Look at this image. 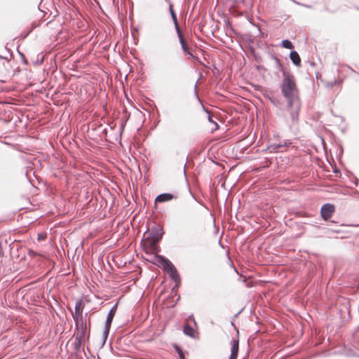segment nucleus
Segmentation results:
<instances>
[{
    "label": "nucleus",
    "mask_w": 359,
    "mask_h": 359,
    "mask_svg": "<svg viewBox=\"0 0 359 359\" xmlns=\"http://www.w3.org/2000/svg\"><path fill=\"white\" fill-rule=\"evenodd\" d=\"M283 77L280 88L286 100V107L290 114L291 120L294 123H296L299 121V115L302 107L299 91L294 76L292 74H284Z\"/></svg>",
    "instance_id": "nucleus-1"
},
{
    "label": "nucleus",
    "mask_w": 359,
    "mask_h": 359,
    "mask_svg": "<svg viewBox=\"0 0 359 359\" xmlns=\"http://www.w3.org/2000/svg\"><path fill=\"white\" fill-rule=\"evenodd\" d=\"M90 319L80 320V321L75 322V338L88 341L90 337Z\"/></svg>",
    "instance_id": "nucleus-2"
},
{
    "label": "nucleus",
    "mask_w": 359,
    "mask_h": 359,
    "mask_svg": "<svg viewBox=\"0 0 359 359\" xmlns=\"http://www.w3.org/2000/svg\"><path fill=\"white\" fill-rule=\"evenodd\" d=\"M117 306H118V304L116 303L115 304L113 305V306L111 308V309L109 310V311L107 313L106 320H105V324H104V328L103 333H102V339H103L102 344H104L105 343V341L109 336L111 323H112L113 319L115 316V314L116 313Z\"/></svg>",
    "instance_id": "nucleus-3"
},
{
    "label": "nucleus",
    "mask_w": 359,
    "mask_h": 359,
    "mask_svg": "<svg viewBox=\"0 0 359 359\" xmlns=\"http://www.w3.org/2000/svg\"><path fill=\"white\" fill-rule=\"evenodd\" d=\"M164 231L163 227L158 225H154L148 233V236L145 239L149 241L151 245H154L161 240Z\"/></svg>",
    "instance_id": "nucleus-4"
},
{
    "label": "nucleus",
    "mask_w": 359,
    "mask_h": 359,
    "mask_svg": "<svg viewBox=\"0 0 359 359\" xmlns=\"http://www.w3.org/2000/svg\"><path fill=\"white\" fill-rule=\"evenodd\" d=\"M153 262L154 264H161L162 269L165 272L170 270V269H172L175 267V266L172 264V263L166 257H165L163 255H155L154 256V261Z\"/></svg>",
    "instance_id": "nucleus-5"
},
{
    "label": "nucleus",
    "mask_w": 359,
    "mask_h": 359,
    "mask_svg": "<svg viewBox=\"0 0 359 359\" xmlns=\"http://www.w3.org/2000/svg\"><path fill=\"white\" fill-rule=\"evenodd\" d=\"M74 310V313H72L74 322L80 321V320H87L88 313H86L84 316L83 315V305L81 300L76 302Z\"/></svg>",
    "instance_id": "nucleus-6"
},
{
    "label": "nucleus",
    "mask_w": 359,
    "mask_h": 359,
    "mask_svg": "<svg viewBox=\"0 0 359 359\" xmlns=\"http://www.w3.org/2000/svg\"><path fill=\"white\" fill-rule=\"evenodd\" d=\"M335 208L333 204L331 203H325L322 205L320 208V216L322 219L325 221L328 220L333 212H334Z\"/></svg>",
    "instance_id": "nucleus-7"
},
{
    "label": "nucleus",
    "mask_w": 359,
    "mask_h": 359,
    "mask_svg": "<svg viewBox=\"0 0 359 359\" xmlns=\"http://www.w3.org/2000/svg\"><path fill=\"white\" fill-rule=\"evenodd\" d=\"M85 341L75 338V341L74 342V351L72 353L76 359H83L82 353L84 351L83 348H82L81 345L82 343Z\"/></svg>",
    "instance_id": "nucleus-8"
},
{
    "label": "nucleus",
    "mask_w": 359,
    "mask_h": 359,
    "mask_svg": "<svg viewBox=\"0 0 359 359\" xmlns=\"http://www.w3.org/2000/svg\"><path fill=\"white\" fill-rule=\"evenodd\" d=\"M177 195H174L170 193H163L156 196L155 201L158 202V203H165V202L170 201L172 199H177Z\"/></svg>",
    "instance_id": "nucleus-9"
},
{
    "label": "nucleus",
    "mask_w": 359,
    "mask_h": 359,
    "mask_svg": "<svg viewBox=\"0 0 359 359\" xmlns=\"http://www.w3.org/2000/svg\"><path fill=\"white\" fill-rule=\"evenodd\" d=\"M270 58L274 61V63H275V68L281 72H282V75L283 76H284V74H290L289 72H286L284 67H283V65H282L281 63V61L279 58L277 57V56L274 54H271L270 55Z\"/></svg>",
    "instance_id": "nucleus-10"
},
{
    "label": "nucleus",
    "mask_w": 359,
    "mask_h": 359,
    "mask_svg": "<svg viewBox=\"0 0 359 359\" xmlns=\"http://www.w3.org/2000/svg\"><path fill=\"white\" fill-rule=\"evenodd\" d=\"M178 36V38H179V41H180V43L181 45V48L182 49V50L184 51V53L186 54V55H190L191 57H193V54L190 52V50H189V48L187 45V43L184 37V35L182 33L180 34H177Z\"/></svg>",
    "instance_id": "nucleus-11"
},
{
    "label": "nucleus",
    "mask_w": 359,
    "mask_h": 359,
    "mask_svg": "<svg viewBox=\"0 0 359 359\" xmlns=\"http://www.w3.org/2000/svg\"><path fill=\"white\" fill-rule=\"evenodd\" d=\"M290 58L293 65L297 67L301 66V58L299 53L296 50H292L290 53Z\"/></svg>",
    "instance_id": "nucleus-12"
},
{
    "label": "nucleus",
    "mask_w": 359,
    "mask_h": 359,
    "mask_svg": "<svg viewBox=\"0 0 359 359\" xmlns=\"http://www.w3.org/2000/svg\"><path fill=\"white\" fill-rule=\"evenodd\" d=\"M238 350H239V340H238V339H233L231 341L230 356H233V357L237 358Z\"/></svg>",
    "instance_id": "nucleus-13"
},
{
    "label": "nucleus",
    "mask_w": 359,
    "mask_h": 359,
    "mask_svg": "<svg viewBox=\"0 0 359 359\" xmlns=\"http://www.w3.org/2000/svg\"><path fill=\"white\" fill-rule=\"evenodd\" d=\"M167 273L169 274L170 278L174 280L175 282H177V285L178 283H180L181 279L180 276L176 269L175 267H173L172 269H170Z\"/></svg>",
    "instance_id": "nucleus-14"
},
{
    "label": "nucleus",
    "mask_w": 359,
    "mask_h": 359,
    "mask_svg": "<svg viewBox=\"0 0 359 359\" xmlns=\"http://www.w3.org/2000/svg\"><path fill=\"white\" fill-rule=\"evenodd\" d=\"M267 97L270 100L271 104L273 105H274L275 107H279L281 105V101L278 97L271 95H267Z\"/></svg>",
    "instance_id": "nucleus-15"
},
{
    "label": "nucleus",
    "mask_w": 359,
    "mask_h": 359,
    "mask_svg": "<svg viewBox=\"0 0 359 359\" xmlns=\"http://www.w3.org/2000/svg\"><path fill=\"white\" fill-rule=\"evenodd\" d=\"M282 148V143H273L269 145L267 148V149L269 151L270 153H276L279 151V150Z\"/></svg>",
    "instance_id": "nucleus-16"
},
{
    "label": "nucleus",
    "mask_w": 359,
    "mask_h": 359,
    "mask_svg": "<svg viewBox=\"0 0 359 359\" xmlns=\"http://www.w3.org/2000/svg\"><path fill=\"white\" fill-rule=\"evenodd\" d=\"M183 332L184 334L189 336V337H193L194 336V329L192 327L188 324L185 325L183 327Z\"/></svg>",
    "instance_id": "nucleus-17"
},
{
    "label": "nucleus",
    "mask_w": 359,
    "mask_h": 359,
    "mask_svg": "<svg viewBox=\"0 0 359 359\" xmlns=\"http://www.w3.org/2000/svg\"><path fill=\"white\" fill-rule=\"evenodd\" d=\"M282 47L287 48V49H292L294 48V46L292 43L289 39H284L281 42Z\"/></svg>",
    "instance_id": "nucleus-18"
},
{
    "label": "nucleus",
    "mask_w": 359,
    "mask_h": 359,
    "mask_svg": "<svg viewBox=\"0 0 359 359\" xmlns=\"http://www.w3.org/2000/svg\"><path fill=\"white\" fill-rule=\"evenodd\" d=\"M203 109H204V111L208 114V121L210 123H212V124H214V125H215V130L218 129V128H219V125H218V123H217L216 121H215L212 118L210 111H209L208 109H205L204 107H203Z\"/></svg>",
    "instance_id": "nucleus-19"
},
{
    "label": "nucleus",
    "mask_w": 359,
    "mask_h": 359,
    "mask_svg": "<svg viewBox=\"0 0 359 359\" xmlns=\"http://www.w3.org/2000/svg\"><path fill=\"white\" fill-rule=\"evenodd\" d=\"M172 20L174 23L175 29L177 32V34H180L182 33V32L180 27L179 23H178L177 17H175V18H172Z\"/></svg>",
    "instance_id": "nucleus-20"
},
{
    "label": "nucleus",
    "mask_w": 359,
    "mask_h": 359,
    "mask_svg": "<svg viewBox=\"0 0 359 359\" xmlns=\"http://www.w3.org/2000/svg\"><path fill=\"white\" fill-rule=\"evenodd\" d=\"M169 12H170V14L171 15V18H175V17H177V15L175 12V11L173 10L172 8V4H169Z\"/></svg>",
    "instance_id": "nucleus-21"
},
{
    "label": "nucleus",
    "mask_w": 359,
    "mask_h": 359,
    "mask_svg": "<svg viewBox=\"0 0 359 359\" xmlns=\"http://www.w3.org/2000/svg\"><path fill=\"white\" fill-rule=\"evenodd\" d=\"M174 348L175 351L178 353L179 356L184 354L183 351H182L181 348L179 346L175 345Z\"/></svg>",
    "instance_id": "nucleus-22"
},
{
    "label": "nucleus",
    "mask_w": 359,
    "mask_h": 359,
    "mask_svg": "<svg viewBox=\"0 0 359 359\" xmlns=\"http://www.w3.org/2000/svg\"><path fill=\"white\" fill-rule=\"evenodd\" d=\"M196 88H197V82L194 85V94H195L196 97L198 100V101L201 102L199 97L198 95V93H197Z\"/></svg>",
    "instance_id": "nucleus-23"
},
{
    "label": "nucleus",
    "mask_w": 359,
    "mask_h": 359,
    "mask_svg": "<svg viewBox=\"0 0 359 359\" xmlns=\"http://www.w3.org/2000/svg\"><path fill=\"white\" fill-rule=\"evenodd\" d=\"M294 2L295 4H298V5H300V6H304V7L308 8H311V6H310V5H307V4H300V3L297 2V1H294Z\"/></svg>",
    "instance_id": "nucleus-24"
},
{
    "label": "nucleus",
    "mask_w": 359,
    "mask_h": 359,
    "mask_svg": "<svg viewBox=\"0 0 359 359\" xmlns=\"http://www.w3.org/2000/svg\"><path fill=\"white\" fill-rule=\"evenodd\" d=\"M289 144H291V142H288V140H284L283 143H282V147H287Z\"/></svg>",
    "instance_id": "nucleus-25"
},
{
    "label": "nucleus",
    "mask_w": 359,
    "mask_h": 359,
    "mask_svg": "<svg viewBox=\"0 0 359 359\" xmlns=\"http://www.w3.org/2000/svg\"><path fill=\"white\" fill-rule=\"evenodd\" d=\"M180 283H178V284L177 285V282H175V286L172 287V291L173 292V291H175V290H177L178 289V287H180Z\"/></svg>",
    "instance_id": "nucleus-26"
},
{
    "label": "nucleus",
    "mask_w": 359,
    "mask_h": 359,
    "mask_svg": "<svg viewBox=\"0 0 359 359\" xmlns=\"http://www.w3.org/2000/svg\"><path fill=\"white\" fill-rule=\"evenodd\" d=\"M124 127H125V123H122L121 124V126H120V133H121L123 131V130H124Z\"/></svg>",
    "instance_id": "nucleus-27"
},
{
    "label": "nucleus",
    "mask_w": 359,
    "mask_h": 359,
    "mask_svg": "<svg viewBox=\"0 0 359 359\" xmlns=\"http://www.w3.org/2000/svg\"><path fill=\"white\" fill-rule=\"evenodd\" d=\"M20 55H21V57H22V58L23 62H24L25 64H27V61L26 60L25 55H24L23 54H22V53H20Z\"/></svg>",
    "instance_id": "nucleus-28"
},
{
    "label": "nucleus",
    "mask_w": 359,
    "mask_h": 359,
    "mask_svg": "<svg viewBox=\"0 0 359 359\" xmlns=\"http://www.w3.org/2000/svg\"><path fill=\"white\" fill-rule=\"evenodd\" d=\"M334 83H335V81H334V82H331V83H330L328 84V86H330V87H332V86L334 85Z\"/></svg>",
    "instance_id": "nucleus-29"
},
{
    "label": "nucleus",
    "mask_w": 359,
    "mask_h": 359,
    "mask_svg": "<svg viewBox=\"0 0 359 359\" xmlns=\"http://www.w3.org/2000/svg\"><path fill=\"white\" fill-rule=\"evenodd\" d=\"M180 359H185L184 355H181L179 356Z\"/></svg>",
    "instance_id": "nucleus-30"
},
{
    "label": "nucleus",
    "mask_w": 359,
    "mask_h": 359,
    "mask_svg": "<svg viewBox=\"0 0 359 359\" xmlns=\"http://www.w3.org/2000/svg\"><path fill=\"white\" fill-rule=\"evenodd\" d=\"M232 1L234 2H239V1L243 2L244 1V0H232Z\"/></svg>",
    "instance_id": "nucleus-31"
},
{
    "label": "nucleus",
    "mask_w": 359,
    "mask_h": 359,
    "mask_svg": "<svg viewBox=\"0 0 359 359\" xmlns=\"http://www.w3.org/2000/svg\"><path fill=\"white\" fill-rule=\"evenodd\" d=\"M228 359H237V358H234V357H233V356H230V355H229V358H228Z\"/></svg>",
    "instance_id": "nucleus-32"
},
{
    "label": "nucleus",
    "mask_w": 359,
    "mask_h": 359,
    "mask_svg": "<svg viewBox=\"0 0 359 359\" xmlns=\"http://www.w3.org/2000/svg\"><path fill=\"white\" fill-rule=\"evenodd\" d=\"M311 65L312 66H313V65H315V63H314L313 62H311Z\"/></svg>",
    "instance_id": "nucleus-33"
},
{
    "label": "nucleus",
    "mask_w": 359,
    "mask_h": 359,
    "mask_svg": "<svg viewBox=\"0 0 359 359\" xmlns=\"http://www.w3.org/2000/svg\"><path fill=\"white\" fill-rule=\"evenodd\" d=\"M0 59H4V57L0 55Z\"/></svg>",
    "instance_id": "nucleus-34"
},
{
    "label": "nucleus",
    "mask_w": 359,
    "mask_h": 359,
    "mask_svg": "<svg viewBox=\"0 0 359 359\" xmlns=\"http://www.w3.org/2000/svg\"><path fill=\"white\" fill-rule=\"evenodd\" d=\"M186 166V163L184 164V170H185L184 168Z\"/></svg>",
    "instance_id": "nucleus-35"
},
{
    "label": "nucleus",
    "mask_w": 359,
    "mask_h": 359,
    "mask_svg": "<svg viewBox=\"0 0 359 359\" xmlns=\"http://www.w3.org/2000/svg\"><path fill=\"white\" fill-rule=\"evenodd\" d=\"M40 238H42V236H39V237H38V239H40Z\"/></svg>",
    "instance_id": "nucleus-36"
},
{
    "label": "nucleus",
    "mask_w": 359,
    "mask_h": 359,
    "mask_svg": "<svg viewBox=\"0 0 359 359\" xmlns=\"http://www.w3.org/2000/svg\"><path fill=\"white\" fill-rule=\"evenodd\" d=\"M40 238H42V236H39V237H38V239H40Z\"/></svg>",
    "instance_id": "nucleus-37"
}]
</instances>
